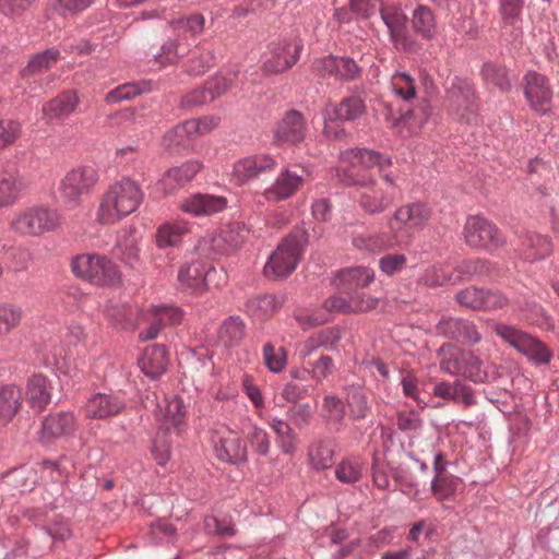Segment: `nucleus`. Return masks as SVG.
Returning <instances> with one entry per match:
<instances>
[{
  "label": "nucleus",
  "instance_id": "c9c22d12",
  "mask_svg": "<svg viewBox=\"0 0 559 559\" xmlns=\"http://www.w3.org/2000/svg\"><path fill=\"white\" fill-rule=\"evenodd\" d=\"M551 250V241L546 236L526 233L522 238L521 252L527 261L544 259L550 254Z\"/></svg>",
  "mask_w": 559,
  "mask_h": 559
},
{
  "label": "nucleus",
  "instance_id": "5701e85b",
  "mask_svg": "<svg viewBox=\"0 0 559 559\" xmlns=\"http://www.w3.org/2000/svg\"><path fill=\"white\" fill-rule=\"evenodd\" d=\"M78 428V419L72 412H58L45 417L39 438L50 442L57 438L71 436Z\"/></svg>",
  "mask_w": 559,
  "mask_h": 559
},
{
  "label": "nucleus",
  "instance_id": "58836bf2",
  "mask_svg": "<svg viewBox=\"0 0 559 559\" xmlns=\"http://www.w3.org/2000/svg\"><path fill=\"white\" fill-rule=\"evenodd\" d=\"M23 393L20 388L7 385L0 389V423H9L20 411Z\"/></svg>",
  "mask_w": 559,
  "mask_h": 559
},
{
  "label": "nucleus",
  "instance_id": "aec40b11",
  "mask_svg": "<svg viewBox=\"0 0 559 559\" xmlns=\"http://www.w3.org/2000/svg\"><path fill=\"white\" fill-rule=\"evenodd\" d=\"M302 44L298 40L280 41L271 47V56L262 66L267 74H278L292 68L298 60Z\"/></svg>",
  "mask_w": 559,
  "mask_h": 559
},
{
  "label": "nucleus",
  "instance_id": "a211bd4d",
  "mask_svg": "<svg viewBox=\"0 0 559 559\" xmlns=\"http://www.w3.org/2000/svg\"><path fill=\"white\" fill-rule=\"evenodd\" d=\"M211 440L219 460L233 463L246 460V445L234 430L221 426L212 432Z\"/></svg>",
  "mask_w": 559,
  "mask_h": 559
},
{
  "label": "nucleus",
  "instance_id": "680f3d73",
  "mask_svg": "<svg viewBox=\"0 0 559 559\" xmlns=\"http://www.w3.org/2000/svg\"><path fill=\"white\" fill-rule=\"evenodd\" d=\"M396 426L403 432H416L423 427V419L414 409L400 411L396 414Z\"/></svg>",
  "mask_w": 559,
  "mask_h": 559
},
{
  "label": "nucleus",
  "instance_id": "774afa93",
  "mask_svg": "<svg viewBox=\"0 0 559 559\" xmlns=\"http://www.w3.org/2000/svg\"><path fill=\"white\" fill-rule=\"evenodd\" d=\"M21 127L13 120H0V148H4L15 142L20 136Z\"/></svg>",
  "mask_w": 559,
  "mask_h": 559
},
{
  "label": "nucleus",
  "instance_id": "7c9ffc66",
  "mask_svg": "<svg viewBox=\"0 0 559 559\" xmlns=\"http://www.w3.org/2000/svg\"><path fill=\"white\" fill-rule=\"evenodd\" d=\"M25 397L31 408L36 412L45 409L51 401V388L46 377L35 374L27 381Z\"/></svg>",
  "mask_w": 559,
  "mask_h": 559
},
{
  "label": "nucleus",
  "instance_id": "a19ab883",
  "mask_svg": "<svg viewBox=\"0 0 559 559\" xmlns=\"http://www.w3.org/2000/svg\"><path fill=\"white\" fill-rule=\"evenodd\" d=\"M483 80L487 85H492L501 92H508L511 88L509 71L503 64L487 62L481 69Z\"/></svg>",
  "mask_w": 559,
  "mask_h": 559
},
{
  "label": "nucleus",
  "instance_id": "13d9d810",
  "mask_svg": "<svg viewBox=\"0 0 559 559\" xmlns=\"http://www.w3.org/2000/svg\"><path fill=\"white\" fill-rule=\"evenodd\" d=\"M144 85L145 84L140 85L136 83L122 84L114 88L112 91L108 92L105 97V100L108 104H117L119 102L130 99L132 97L140 95L144 91Z\"/></svg>",
  "mask_w": 559,
  "mask_h": 559
},
{
  "label": "nucleus",
  "instance_id": "a18cd8bd",
  "mask_svg": "<svg viewBox=\"0 0 559 559\" xmlns=\"http://www.w3.org/2000/svg\"><path fill=\"white\" fill-rule=\"evenodd\" d=\"M465 353L451 344L442 345L439 349L441 370L449 374H460L463 367V354Z\"/></svg>",
  "mask_w": 559,
  "mask_h": 559
},
{
  "label": "nucleus",
  "instance_id": "338daca9",
  "mask_svg": "<svg viewBox=\"0 0 559 559\" xmlns=\"http://www.w3.org/2000/svg\"><path fill=\"white\" fill-rule=\"evenodd\" d=\"M360 73L356 62L347 57H336L335 78L341 80H354Z\"/></svg>",
  "mask_w": 559,
  "mask_h": 559
},
{
  "label": "nucleus",
  "instance_id": "1a4fd4ad",
  "mask_svg": "<svg viewBox=\"0 0 559 559\" xmlns=\"http://www.w3.org/2000/svg\"><path fill=\"white\" fill-rule=\"evenodd\" d=\"M98 180L97 171L91 166L71 169L60 182V195L66 204L75 207L83 195L88 194Z\"/></svg>",
  "mask_w": 559,
  "mask_h": 559
},
{
  "label": "nucleus",
  "instance_id": "0eeeda50",
  "mask_svg": "<svg viewBox=\"0 0 559 559\" xmlns=\"http://www.w3.org/2000/svg\"><path fill=\"white\" fill-rule=\"evenodd\" d=\"M463 237L469 248L488 253H495L506 245V238L496 224L478 215L466 219Z\"/></svg>",
  "mask_w": 559,
  "mask_h": 559
},
{
  "label": "nucleus",
  "instance_id": "5fc2aeb1",
  "mask_svg": "<svg viewBox=\"0 0 559 559\" xmlns=\"http://www.w3.org/2000/svg\"><path fill=\"white\" fill-rule=\"evenodd\" d=\"M263 360L272 372H281L286 366L287 355L283 347L266 343L263 346Z\"/></svg>",
  "mask_w": 559,
  "mask_h": 559
},
{
  "label": "nucleus",
  "instance_id": "c756f323",
  "mask_svg": "<svg viewBox=\"0 0 559 559\" xmlns=\"http://www.w3.org/2000/svg\"><path fill=\"white\" fill-rule=\"evenodd\" d=\"M141 370L151 379L159 378L167 368L168 355L163 345H153L145 348L139 360Z\"/></svg>",
  "mask_w": 559,
  "mask_h": 559
},
{
  "label": "nucleus",
  "instance_id": "9d476101",
  "mask_svg": "<svg viewBox=\"0 0 559 559\" xmlns=\"http://www.w3.org/2000/svg\"><path fill=\"white\" fill-rule=\"evenodd\" d=\"M445 107L455 119L469 122L477 114L473 85L465 80L455 79L447 91Z\"/></svg>",
  "mask_w": 559,
  "mask_h": 559
},
{
  "label": "nucleus",
  "instance_id": "49530a36",
  "mask_svg": "<svg viewBox=\"0 0 559 559\" xmlns=\"http://www.w3.org/2000/svg\"><path fill=\"white\" fill-rule=\"evenodd\" d=\"M346 401L350 413L355 419H364L368 415L370 407L364 389L358 384L346 388Z\"/></svg>",
  "mask_w": 559,
  "mask_h": 559
},
{
  "label": "nucleus",
  "instance_id": "4468645a",
  "mask_svg": "<svg viewBox=\"0 0 559 559\" xmlns=\"http://www.w3.org/2000/svg\"><path fill=\"white\" fill-rule=\"evenodd\" d=\"M300 174L293 168L283 169L275 181L264 190L263 197L271 202H281L292 198L310 177L302 166H297Z\"/></svg>",
  "mask_w": 559,
  "mask_h": 559
},
{
  "label": "nucleus",
  "instance_id": "6e6552de",
  "mask_svg": "<svg viewBox=\"0 0 559 559\" xmlns=\"http://www.w3.org/2000/svg\"><path fill=\"white\" fill-rule=\"evenodd\" d=\"M60 224V216L55 210L44 206H33L15 214L12 228L28 236H39L53 230Z\"/></svg>",
  "mask_w": 559,
  "mask_h": 559
},
{
  "label": "nucleus",
  "instance_id": "b1692460",
  "mask_svg": "<svg viewBox=\"0 0 559 559\" xmlns=\"http://www.w3.org/2000/svg\"><path fill=\"white\" fill-rule=\"evenodd\" d=\"M215 274L214 267L204 262L194 261L180 269L178 280L187 289L201 293L210 286Z\"/></svg>",
  "mask_w": 559,
  "mask_h": 559
},
{
  "label": "nucleus",
  "instance_id": "e2e57ef3",
  "mask_svg": "<svg viewBox=\"0 0 559 559\" xmlns=\"http://www.w3.org/2000/svg\"><path fill=\"white\" fill-rule=\"evenodd\" d=\"M407 263V259L402 253H390L379 260V269L382 273L392 276L402 272Z\"/></svg>",
  "mask_w": 559,
  "mask_h": 559
},
{
  "label": "nucleus",
  "instance_id": "37998d69",
  "mask_svg": "<svg viewBox=\"0 0 559 559\" xmlns=\"http://www.w3.org/2000/svg\"><path fill=\"white\" fill-rule=\"evenodd\" d=\"M364 463L357 457L342 460L335 467V477L343 484L352 485L362 477Z\"/></svg>",
  "mask_w": 559,
  "mask_h": 559
},
{
  "label": "nucleus",
  "instance_id": "dca6fc26",
  "mask_svg": "<svg viewBox=\"0 0 559 559\" xmlns=\"http://www.w3.org/2000/svg\"><path fill=\"white\" fill-rule=\"evenodd\" d=\"M365 111V102L359 96H348L343 98L337 106H326L324 110V118L326 120L323 129L324 134L329 138L338 139L343 130H333V126L329 123L328 120L330 122H333L334 120L352 121L360 118Z\"/></svg>",
  "mask_w": 559,
  "mask_h": 559
},
{
  "label": "nucleus",
  "instance_id": "423d86ee",
  "mask_svg": "<svg viewBox=\"0 0 559 559\" xmlns=\"http://www.w3.org/2000/svg\"><path fill=\"white\" fill-rule=\"evenodd\" d=\"M305 235L301 231L290 234L277 246L264 266V274L270 278L288 276L301 258Z\"/></svg>",
  "mask_w": 559,
  "mask_h": 559
},
{
  "label": "nucleus",
  "instance_id": "6ab92c4d",
  "mask_svg": "<svg viewBox=\"0 0 559 559\" xmlns=\"http://www.w3.org/2000/svg\"><path fill=\"white\" fill-rule=\"evenodd\" d=\"M26 179L15 162L0 167V209L12 206L26 189Z\"/></svg>",
  "mask_w": 559,
  "mask_h": 559
},
{
  "label": "nucleus",
  "instance_id": "f8f14e48",
  "mask_svg": "<svg viewBox=\"0 0 559 559\" xmlns=\"http://www.w3.org/2000/svg\"><path fill=\"white\" fill-rule=\"evenodd\" d=\"M381 19L386 25L391 41L395 49L405 52H415L418 45L406 28L407 16L395 4H384L380 9Z\"/></svg>",
  "mask_w": 559,
  "mask_h": 559
},
{
  "label": "nucleus",
  "instance_id": "a878e982",
  "mask_svg": "<svg viewBox=\"0 0 559 559\" xmlns=\"http://www.w3.org/2000/svg\"><path fill=\"white\" fill-rule=\"evenodd\" d=\"M436 332L449 338L457 340L462 343L474 344L480 338L475 326L465 320L455 318H443L436 325Z\"/></svg>",
  "mask_w": 559,
  "mask_h": 559
},
{
  "label": "nucleus",
  "instance_id": "393cba45",
  "mask_svg": "<svg viewBox=\"0 0 559 559\" xmlns=\"http://www.w3.org/2000/svg\"><path fill=\"white\" fill-rule=\"evenodd\" d=\"M201 169L197 160L187 162L167 170L156 183V189L164 195L171 194L189 182Z\"/></svg>",
  "mask_w": 559,
  "mask_h": 559
},
{
  "label": "nucleus",
  "instance_id": "de8ad7c7",
  "mask_svg": "<svg viewBox=\"0 0 559 559\" xmlns=\"http://www.w3.org/2000/svg\"><path fill=\"white\" fill-rule=\"evenodd\" d=\"M308 456L313 468L326 469L333 464L334 451L329 442L318 441L310 445Z\"/></svg>",
  "mask_w": 559,
  "mask_h": 559
},
{
  "label": "nucleus",
  "instance_id": "7ed1b4c3",
  "mask_svg": "<svg viewBox=\"0 0 559 559\" xmlns=\"http://www.w3.org/2000/svg\"><path fill=\"white\" fill-rule=\"evenodd\" d=\"M143 200L140 186L123 178L110 185L99 199L96 221L103 225H114L138 210Z\"/></svg>",
  "mask_w": 559,
  "mask_h": 559
},
{
  "label": "nucleus",
  "instance_id": "bf43d9fd",
  "mask_svg": "<svg viewBox=\"0 0 559 559\" xmlns=\"http://www.w3.org/2000/svg\"><path fill=\"white\" fill-rule=\"evenodd\" d=\"M322 414L330 421L341 423L345 415V405L336 395H325L322 404Z\"/></svg>",
  "mask_w": 559,
  "mask_h": 559
},
{
  "label": "nucleus",
  "instance_id": "052dcab7",
  "mask_svg": "<svg viewBox=\"0 0 559 559\" xmlns=\"http://www.w3.org/2000/svg\"><path fill=\"white\" fill-rule=\"evenodd\" d=\"M248 441L254 451L260 455H267L271 450V440L267 432L258 427L257 425L252 426V429L248 432Z\"/></svg>",
  "mask_w": 559,
  "mask_h": 559
},
{
  "label": "nucleus",
  "instance_id": "f03ea898",
  "mask_svg": "<svg viewBox=\"0 0 559 559\" xmlns=\"http://www.w3.org/2000/svg\"><path fill=\"white\" fill-rule=\"evenodd\" d=\"M338 179L346 186L359 188L358 204L368 214H380L388 210L394 202L396 179L392 173H383L380 179L367 174H354L353 171H338Z\"/></svg>",
  "mask_w": 559,
  "mask_h": 559
},
{
  "label": "nucleus",
  "instance_id": "f704fd0d",
  "mask_svg": "<svg viewBox=\"0 0 559 559\" xmlns=\"http://www.w3.org/2000/svg\"><path fill=\"white\" fill-rule=\"evenodd\" d=\"M412 28L414 33L423 39L432 40L437 33V21L432 10L424 4H419L412 14Z\"/></svg>",
  "mask_w": 559,
  "mask_h": 559
},
{
  "label": "nucleus",
  "instance_id": "412c9836",
  "mask_svg": "<svg viewBox=\"0 0 559 559\" xmlns=\"http://www.w3.org/2000/svg\"><path fill=\"white\" fill-rule=\"evenodd\" d=\"M340 158L341 163L348 165L349 168L347 170L353 171L354 174H358L355 171L357 167L369 169L377 166L381 176L383 173H389L388 168L392 164L388 156L367 148L346 150L341 153ZM342 170L343 169H338L337 173Z\"/></svg>",
  "mask_w": 559,
  "mask_h": 559
},
{
  "label": "nucleus",
  "instance_id": "4be33fe9",
  "mask_svg": "<svg viewBox=\"0 0 559 559\" xmlns=\"http://www.w3.org/2000/svg\"><path fill=\"white\" fill-rule=\"evenodd\" d=\"M126 408L124 401L115 394L96 393L85 403L83 412L88 419H108Z\"/></svg>",
  "mask_w": 559,
  "mask_h": 559
},
{
  "label": "nucleus",
  "instance_id": "8fccbe9b",
  "mask_svg": "<svg viewBox=\"0 0 559 559\" xmlns=\"http://www.w3.org/2000/svg\"><path fill=\"white\" fill-rule=\"evenodd\" d=\"M237 79V73L227 71L225 73L216 74L205 83V88L212 96V100L230 90Z\"/></svg>",
  "mask_w": 559,
  "mask_h": 559
},
{
  "label": "nucleus",
  "instance_id": "4d7b16f0",
  "mask_svg": "<svg viewBox=\"0 0 559 559\" xmlns=\"http://www.w3.org/2000/svg\"><path fill=\"white\" fill-rule=\"evenodd\" d=\"M460 374L474 382H481L486 377L481 369V361L471 352L463 354V367Z\"/></svg>",
  "mask_w": 559,
  "mask_h": 559
},
{
  "label": "nucleus",
  "instance_id": "cd10ccee",
  "mask_svg": "<svg viewBox=\"0 0 559 559\" xmlns=\"http://www.w3.org/2000/svg\"><path fill=\"white\" fill-rule=\"evenodd\" d=\"M306 126L302 116L295 110L288 111L277 123L275 139L277 143L298 144L304 141Z\"/></svg>",
  "mask_w": 559,
  "mask_h": 559
},
{
  "label": "nucleus",
  "instance_id": "79ce46f5",
  "mask_svg": "<svg viewBox=\"0 0 559 559\" xmlns=\"http://www.w3.org/2000/svg\"><path fill=\"white\" fill-rule=\"evenodd\" d=\"M246 326L238 317L228 318L218 332L219 341L227 347L236 346L245 337Z\"/></svg>",
  "mask_w": 559,
  "mask_h": 559
},
{
  "label": "nucleus",
  "instance_id": "20e7f679",
  "mask_svg": "<svg viewBox=\"0 0 559 559\" xmlns=\"http://www.w3.org/2000/svg\"><path fill=\"white\" fill-rule=\"evenodd\" d=\"M204 17L201 14H191L177 20L169 21L175 38L165 41L160 48V53L155 58L162 66L173 64L189 52L191 46L190 39L203 31Z\"/></svg>",
  "mask_w": 559,
  "mask_h": 559
},
{
  "label": "nucleus",
  "instance_id": "69168bd1",
  "mask_svg": "<svg viewBox=\"0 0 559 559\" xmlns=\"http://www.w3.org/2000/svg\"><path fill=\"white\" fill-rule=\"evenodd\" d=\"M338 340V333L334 330H322L312 335L305 344L304 356H308L314 348L333 345Z\"/></svg>",
  "mask_w": 559,
  "mask_h": 559
},
{
  "label": "nucleus",
  "instance_id": "c03bdc74",
  "mask_svg": "<svg viewBox=\"0 0 559 559\" xmlns=\"http://www.w3.org/2000/svg\"><path fill=\"white\" fill-rule=\"evenodd\" d=\"M144 317L157 321L163 329L167 325L179 324L182 320V312L173 306H150L144 310Z\"/></svg>",
  "mask_w": 559,
  "mask_h": 559
},
{
  "label": "nucleus",
  "instance_id": "e433bc0d",
  "mask_svg": "<svg viewBox=\"0 0 559 559\" xmlns=\"http://www.w3.org/2000/svg\"><path fill=\"white\" fill-rule=\"evenodd\" d=\"M158 420L167 428H180L186 421V409L180 397L165 399L159 405Z\"/></svg>",
  "mask_w": 559,
  "mask_h": 559
},
{
  "label": "nucleus",
  "instance_id": "09e8293b",
  "mask_svg": "<svg viewBox=\"0 0 559 559\" xmlns=\"http://www.w3.org/2000/svg\"><path fill=\"white\" fill-rule=\"evenodd\" d=\"M459 478L452 474L435 476L431 481V493L438 501L450 499L456 491Z\"/></svg>",
  "mask_w": 559,
  "mask_h": 559
},
{
  "label": "nucleus",
  "instance_id": "f257e3e1",
  "mask_svg": "<svg viewBox=\"0 0 559 559\" xmlns=\"http://www.w3.org/2000/svg\"><path fill=\"white\" fill-rule=\"evenodd\" d=\"M432 216L430 206L423 202H412L395 210L388 221L389 231L357 234L352 243L359 250L381 252L401 245L415 231L424 229Z\"/></svg>",
  "mask_w": 559,
  "mask_h": 559
},
{
  "label": "nucleus",
  "instance_id": "39448f33",
  "mask_svg": "<svg viewBox=\"0 0 559 559\" xmlns=\"http://www.w3.org/2000/svg\"><path fill=\"white\" fill-rule=\"evenodd\" d=\"M71 269L79 278L96 286H112L120 282L118 266L107 257L83 253L72 259Z\"/></svg>",
  "mask_w": 559,
  "mask_h": 559
},
{
  "label": "nucleus",
  "instance_id": "3c124183",
  "mask_svg": "<svg viewBox=\"0 0 559 559\" xmlns=\"http://www.w3.org/2000/svg\"><path fill=\"white\" fill-rule=\"evenodd\" d=\"M392 92L404 100H409L416 96L415 80L405 72L395 73L391 78Z\"/></svg>",
  "mask_w": 559,
  "mask_h": 559
},
{
  "label": "nucleus",
  "instance_id": "864d4df0",
  "mask_svg": "<svg viewBox=\"0 0 559 559\" xmlns=\"http://www.w3.org/2000/svg\"><path fill=\"white\" fill-rule=\"evenodd\" d=\"M23 311L20 307L12 305L0 306V336L14 330L21 322Z\"/></svg>",
  "mask_w": 559,
  "mask_h": 559
},
{
  "label": "nucleus",
  "instance_id": "9b49d317",
  "mask_svg": "<svg viewBox=\"0 0 559 559\" xmlns=\"http://www.w3.org/2000/svg\"><path fill=\"white\" fill-rule=\"evenodd\" d=\"M497 335L508 342L518 352L525 355L530 360L537 364H547L550 360V353L538 340L531 335L504 324H497Z\"/></svg>",
  "mask_w": 559,
  "mask_h": 559
},
{
  "label": "nucleus",
  "instance_id": "ddd939ff",
  "mask_svg": "<svg viewBox=\"0 0 559 559\" xmlns=\"http://www.w3.org/2000/svg\"><path fill=\"white\" fill-rule=\"evenodd\" d=\"M379 299L365 293L362 289L343 292L329 297L323 307L329 312L361 313L374 310Z\"/></svg>",
  "mask_w": 559,
  "mask_h": 559
},
{
  "label": "nucleus",
  "instance_id": "2f4dec72",
  "mask_svg": "<svg viewBox=\"0 0 559 559\" xmlns=\"http://www.w3.org/2000/svg\"><path fill=\"white\" fill-rule=\"evenodd\" d=\"M248 234L249 231L243 224L239 222L231 223L222 228L219 234L213 239V247L217 251L228 253L241 246Z\"/></svg>",
  "mask_w": 559,
  "mask_h": 559
},
{
  "label": "nucleus",
  "instance_id": "72a5a7b5",
  "mask_svg": "<svg viewBox=\"0 0 559 559\" xmlns=\"http://www.w3.org/2000/svg\"><path fill=\"white\" fill-rule=\"evenodd\" d=\"M79 105V96L74 91L61 93L43 107L44 116L49 119H62L71 115Z\"/></svg>",
  "mask_w": 559,
  "mask_h": 559
},
{
  "label": "nucleus",
  "instance_id": "473e14b6",
  "mask_svg": "<svg viewBox=\"0 0 559 559\" xmlns=\"http://www.w3.org/2000/svg\"><path fill=\"white\" fill-rule=\"evenodd\" d=\"M462 276L448 264H433L428 266L419 277V283L427 287L455 285Z\"/></svg>",
  "mask_w": 559,
  "mask_h": 559
},
{
  "label": "nucleus",
  "instance_id": "2eb2a0df",
  "mask_svg": "<svg viewBox=\"0 0 559 559\" xmlns=\"http://www.w3.org/2000/svg\"><path fill=\"white\" fill-rule=\"evenodd\" d=\"M523 90L524 96L534 111L544 115L550 110L552 90L545 75L536 71H528L523 76Z\"/></svg>",
  "mask_w": 559,
  "mask_h": 559
},
{
  "label": "nucleus",
  "instance_id": "ea45409f",
  "mask_svg": "<svg viewBox=\"0 0 559 559\" xmlns=\"http://www.w3.org/2000/svg\"><path fill=\"white\" fill-rule=\"evenodd\" d=\"M267 425L276 436V444L284 454H293L297 448V436L290 425L282 418L271 417Z\"/></svg>",
  "mask_w": 559,
  "mask_h": 559
},
{
  "label": "nucleus",
  "instance_id": "f3484780",
  "mask_svg": "<svg viewBox=\"0 0 559 559\" xmlns=\"http://www.w3.org/2000/svg\"><path fill=\"white\" fill-rule=\"evenodd\" d=\"M276 166L277 162L271 155L259 154L247 156L234 163L229 174L230 181L237 186H242L261 174L274 170Z\"/></svg>",
  "mask_w": 559,
  "mask_h": 559
},
{
  "label": "nucleus",
  "instance_id": "6e6d98bb",
  "mask_svg": "<svg viewBox=\"0 0 559 559\" xmlns=\"http://www.w3.org/2000/svg\"><path fill=\"white\" fill-rule=\"evenodd\" d=\"M59 59L58 50H47L34 57L24 69L25 75H34L50 69Z\"/></svg>",
  "mask_w": 559,
  "mask_h": 559
},
{
  "label": "nucleus",
  "instance_id": "c85d7f7f",
  "mask_svg": "<svg viewBox=\"0 0 559 559\" xmlns=\"http://www.w3.org/2000/svg\"><path fill=\"white\" fill-rule=\"evenodd\" d=\"M190 233L187 222L182 219L167 221L157 227L155 243L159 249L177 248Z\"/></svg>",
  "mask_w": 559,
  "mask_h": 559
},
{
  "label": "nucleus",
  "instance_id": "603ef678",
  "mask_svg": "<svg viewBox=\"0 0 559 559\" xmlns=\"http://www.w3.org/2000/svg\"><path fill=\"white\" fill-rule=\"evenodd\" d=\"M251 308L258 319L265 320L277 312L281 301L274 295H263L252 300Z\"/></svg>",
  "mask_w": 559,
  "mask_h": 559
},
{
  "label": "nucleus",
  "instance_id": "bb28decb",
  "mask_svg": "<svg viewBox=\"0 0 559 559\" xmlns=\"http://www.w3.org/2000/svg\"><path fill=\"white\" fill-rule=\"evenodd\" d=\"M226 205L227 201L224 197L198 193L183 199L180 202L179 207L185 213L200 216L221 212L226 207Z\"/></svg>",
  "mask_w": 559,
  "mask_h": 559
},
{
  "label": "nucleus",
  "instance_id": "0e129e2a",
  "mask_svg": "<svg viewBox=\"0 0 559 559\" xmlns=\"http://www.w3.org/2000/svg\"><path fill=\"white\" fill-rule=\"evenodd\" d=\"M485 290L477 287H467L456 295V300L461 306L471 309L484 308Z\"/></svg>",
  "mask_w": 559,
  "mask_h": 559
},
{
  "label": "nucleus",
  "instance_id": "4c0bfd02",
  "mask_svg": "<svg viewBox=\"0 0 559 559\" xmlns=\"http://www.w3.org/2000/svg\"><path fill=\"white\" fill-rule=\"evenodd\" d=\"M373 281V270L366 266L348 267L338 274V282L344 292L364 289Z\"/></svg>",
  "mask_w": 559,
  "mask_h": 559
}]
</instances>
